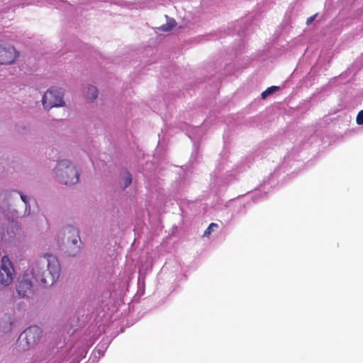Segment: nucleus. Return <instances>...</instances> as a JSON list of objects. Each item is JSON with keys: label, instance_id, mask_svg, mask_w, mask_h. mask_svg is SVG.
Segmentation results:
<instances>
[{"label": "nucleus", "instance_id": "nucleus-5", "mask_svg": "<svg viewBox=\"0 0 363 363\" xmlns=\"http://www.w3.org/2000/svg\"><path fill=\"white\" fill-rule=\"evenodd\" d=\"M43 104L45 108L63 106L65 102L62 99V92L60 89L51 88L43 96Z\"/></svg>", "mask_w": 363, "mask_h": 363}, {"label": "nucleus", "instance_id": "nucleus-4", "mask_svg": "<svg viewBox=\"0 0 363 363\" xmlns=\"http://www.w3.org/2000/svg\"><path fill=\"white\" fill-rule=\"evenodd\" d=\"M15 270L11 261L7 255L2 257L0 264V284L7 286L13 280Z\"/></svg>", "mask_w": 363, "mask_h": 363}, {"label": "nucleus", "instance_id": "nucleus-17", "mask_svg": "<svg viewBox=\"0 0 363 363\" xmlns=\"http://www.w3.org/2000/svg\"><path fill=\"white\" fill-rule=\"evenodd\" d=\"M199 130H200V129H199V128H194V130H195L196 132L199 131Z\"/></svg>", "mask_w": 363, "mask_h": 363}, {"label": "nucleus", "instance_id": "nucleus-18", "mask_svg": "<svg viewBox=\"0 0 363 363\" xmlns=\"http://www.w3.org/2000/svg\"><path fill=\"white\" fill-rule=\"evenodd\" d=\"M98 352H99V354H101L100 350H98Z\"/></svg>", "mask_w": 363, "mask_h": 363}, {"label": "nucleus", "instance_id": "nucleus-8", "mask_svg": "<svg viewBox=\"0 0 363 363\" xmlns=\"http://www.w3.org/2000/svg\"><path fill=\"white\" fill-rule=\"evenodd\" d=\"M84 96L87 99L94 100L98 96V90L96 86L89 85L84 89Z\"/></svg>", "mask_w": 363, "mask_h": 363}, {"label": "nucleus", "instance_id": "nucleus-1", "mask_svg": "<svg viewBox=\"0 0 363 363\" xmlns=\"http://www.w3.org/2000/svg\"><path fill=\"white\" fill-rule=\"evenodd\" d=\"M60 274V266L56 257L45 254L32 263L18 277L16 291L20 296L28 297L32 294L35 282L52 285L59 278Z\"/></svg>", "mask_w": 363, "mask_h": 363}, {"label": "nucleus", "instance_id": "nucleus-12", "mask_svg": "<svg viewBox=\"0 0 363 363\" xmlns=\"http://www.w3.org/2000/svg\"><path fill=\"white\" fill-rule=\"evenodd\" d=\"M279 89L278 86H272L269 88H267L262 93V98L266 99L268 96L271 95L272 93H274L276 90Z\"/></svg>", "mask_w": 363, "mask_h": 363}, {"label": "nucleus", "instance_id": "nucleus-6", "mask_svg": "<svg viewBox=\"0 0 363 363\" xmlns=\"http://www.w3.org/2000/svg\"><path fill=\"white\" fill-rule=\"evenodd\" d=\"M42 335V330L40 328L34 325L26 329L19 336L18 341L21 344L25 341V346L23 349L26 350L29 347L35 345L39 340Z\"/></svg>", "mask_w": 363, "mask_h": 363}, {"label": "nucleus", "instance_id": "nucleus-3", "mask_svg": "<svg viewBox=\"0 0 363 363\" xmlns=\"http://www.w3.org/2000/svg\"><path fill=\"white\" fill-rule=\"evenodd\" d=\"M63 233L67 245L72 246V249L67 251L68 255L75 256L79 251L81 244L78 229L72 225H67L64 228Z\"/></svg>", "mask_w": 363, "mask_h": 363}, {"label": "nucleus", "instance_id": "nucleus-10", "mask_svg": "<svg viewBox=\"0 0 363 363\" xmlns=\"http://www.w3.org/2000/svg\"><path fill=\"white\" fill-rule=\"evenodd\" d=\"M22 201L25 203L24 216H28L30 213V204L29 198L21 191H18Z\"/></svg>", "mask_w": 363, "mask_h": 363}, {"label": "nucleus", "instance_id": "nucleus-16", "mask_svg": "<svg viewBox=\"0 0 363 363\" xmlns=\"http://www.w3.org/2000/svg\"><path fill=\"white\" fill-rule=\"evenodd\" d=\"M317 16V14H315L311 17H309L307 21H306V24L307 25H310L315 18V17Z\"/></svg>", "mask_w": 363, "mask_h": 363}, {"label": "nucleus", "instance_id": "nucleus-9", "mask_svg": "<svg viewBox=\"0 0 363 363\" xmlns=\"http://www.w3.org/2000/svg\"><path fill=\"white\" fill-rule=\"evenodd\" d=\"M23 5H29L32 4H48L51 5H57L61 0H24Z\"/></svg>", "mask_w": 363, "mask_h": 363}, {"label": "nucleus", "instance_id": "nucleus-11", "mask_svg": "<svg viewBox=\"0 0 363 363\" xmlns=\"http://www.w3.org/2000/svg\"><path fill=\"white\" fill-rule=\"evenodd\" d=\"M176 26V21L174 19L171 18L167 21L166 24L161 26L159 29L162 31H170Z\"/></svg>", "mask_w": 363, "mask_h": 363}, {"label": "nucleus", "instance_id": "nucleus-14", "mask_svg": "<svg viewBox=\"0 0 363 363\" xmlns=\"http://www.w3.org/2000/svg\"><path fill=\"white\" fill-rule=\"evenodd\" d=\"M131 175L128 172H126L125 175L124 188H127L131 184Z\"/></svg>", "mask_w": 363, "mask_h": 363}, {"label": "nucleus", "instance_id": "nucleus-7", "mask_svg": "<svg viewBox=\"0 0 363 363\" xmlns=\"http://www.w3.org/2000/svg\"><path fill=\"white\" fill-rule=\"evenodd\" d=\"M18 52L16 48L5 42L0 41V64L11 65L18 57Z\"/></svg>", "mask_w": 363, "mask_h": 363}, {"label": "nucleus", "instance_id": "nucleus-15", "mask_svg": "<svg viewBox=\"0 0 363 363\" xmlns=\"http://www.w3.org/2000/svg\"><path fill=\"white\" fill-rule=\"evenodd\" d=\"M357 123L358 125L363 124V110L359 112L356 118Z\"/></svg>", "mask_w": 363, "mask_h": 363}, {"label": "nucleus", "instance_id": "nucleus-13", "mask_svg": "<svg viewBox=\"0 0 363 363\" xmlns=\"http://www.w3.org/2000/svg\"><path fill=\"white\" fill-rule=\"evenodd\" d=\"M215 228H218V225L216 223H211L208 228L205 230L203 233V236H208L211 235V232Z\"/></svg>", "mask_w": 363, "mask_h": 363}, {"label": "nucleus", "instance_id": "nucleus-2", "mask_svg": "<svg viewBox=\"0 0 363 363\" xmlns=\"http://www.w3.org/2000/svg\"><path fill=\"white\" fill-rule=\"evenodd\" d=\"M56 180L65 185H73L78 182L79 173L75 165L68 160L57 162L53 169Z\"/></svg>", "mask_w": 363, "mask_h": 363}]
</instances>
